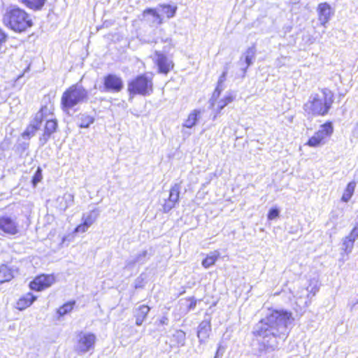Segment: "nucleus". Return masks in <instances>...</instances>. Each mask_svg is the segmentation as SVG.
<instances>
[{
  "label": "nucleus",
  "mask_w": 358,
  "mask_h": 358,
  "mask_svg": "<svg viewBox=\"0 0 358 358\" xmlns=\"http://www.w3.org/2000/svg\"><path fill=\"white\" fill-rule=\"evenodd\" d=\"M294 318L290 312L284 310H270L266 315L255 324L252 335L257 344L254 350L262 356L274 351L287 338Z\"/></svg>",
  "instance_id": "1"
},
{
  "label": "nucleus",
  "mask_w": 358,
  "mask_h": 358,
  "mask_svg": "<svg viewBox=\"0 0 358 358\" xmlns=\"http://www.w3.org/2000/svg\"><path fill=\"white\" fill-rule=\"evenodd\" d=\"M48 112L47 107H43L40 111H38L31 122V124L27 128V129L22 134L24 137L25 136H33L37 130L40 129L42 122L45 121L44 125L43 133L39 137L38 144L40 147H43L46 144L51 137V135L54 134L58 127L57 121L56 119H47L46 113Z\"/></svg>",
  "instance_id": "2"
},
{
  "label": "nucleus",
  "mask_w": 358,
  "mask_h": 358,
  "mask_svg": "<svg viewBox=\"0 0 358 358\" xmlns=\"http://www.w3.org/2000/svg\"><path fill=\"white\" fill-rule=\"evenodd\" d=\"M334 103V93L327 88L320 94H312L303 105V110L308 115L324 116L327 115Z\"/></svg>",
  "instance_id": "3"
},
{
  "label": "nucleus",
  "mask_w": 358,
  "mask_h": 358,
  "mask_svg": "<svg viewBox=\"0 0 358 358\" xmlns=\"http://www.w3.org/2000/svg\"><path fill=\"white\" fill-rule=\"evenodd\" d=\"M3 22L7 27L17 33L24 32L33 26L30 15L16 6H10L6 9Z\"/></svg>",
  "instance_id": "4"
},
{
  "label": "nucleus",
  "mask_w": 358,
  "mask_h": 358,
  "mask_svg": "<svg viewBox=\"0 0 358 358\" xmlns=\"http://www.w3.org/2000/svg\"><path fill=\"white\" fill-rule=\"evenodd\" d=\"M88 99V92L80 84L77 83L69 87L62 94L61 103L64 110L72 108L77 104L86 102Z\"/></svg>",
  "instance_id": "5"
},
{
  "label": "nucleus",
  "mask_w": 358,
  "mask_h": 358,
  "mask_svg": "<svg viewBox=\"0 0 358 358\" xmlns=\"http://www.w3.org/2000/svg\"><path fill=\"white\" fill-rule=\"evenodd\" d=\"M127 91L130 98L134 95L150 96L153 92L152 78L148 74H141L128 82Z\"/></svg>",
  "instance_id": "6"
},
{
  "label": "nucleus",
  "mask_w": 358,
  "mask_h": 358,
  "mask_svg": "<svg viewBox=\"0 0 358 358\" xmlns=\"http://www.w3.org/2000/svg\"><path fill=\"white\" fill-rule=\"evenodd\" d=\"M124 82L121 77L109 73L103 77V86L99 87L102 92L118 93L122 90Z\"/></svg>",
  "instance_id": "7"
},
{
  "label": "nucleus",
  "mask_w": 358,
  "mask_h": 358,
  "mask_svg": "<svg viewBox=\"0 0 358 358\" xmlns=\"http://www.w3.org/2000/svg\"><path fill=\"white\" fill-rule=\"evenodd\" d=\"M96 336L92 333L79 332L76 336L74 348L78 353H86L94 348Z\"/></svg>",
  "instance_id": "8"
},
{
  "label": "nucleus",
  "mask_w": 358,
  "mask_h": 358,
  "mask_svg": "<svg viewBox=\"0 0 358 358\" xmlns=\"http://www.w3.org/2000/svg\"><path fill=\"white\" fill-rule=\"evenodd\" d=\"M333 132V127L331 123H325L320 127L315 134L309 138L307 145L310 147H317L322 143L323 140L330 136Z\"/></svg>",
  "instance_id": "9"
},
{
  "label": "nucleus",
  "mask_w": 358,
  "mask_h": 358,
  "mask_svg": "<svg viewBox=\"0 0 358 358\" xmlns=\"http://www.w3.org/2000/svg\"><path fill=\"white\" fill-rule=\"evenodd\" d=\"M0 230L10 236H15L19 232V224L15 217L7 215L0 217Z\"/></svg>",
  "instance_id": "10"
},
{
  "label": "nucleus",
  "mask_w": 358,
  "mask_h": 358,
  "mask_svg": "<svg viewBox=\"0 0 358 358\" xmlns=\"http://www.w3.org/2000/svg\"><path fill=\"white\" fill-rule=\"evenodd\" d=\"M155 63L158 66L159 73L167 74L173 68V62L160 50H155Z\"/></svg>",
  "instance_id": "11"
},
{
  "label": "nucleus",
  "mask_w": 358,
  "mask_h": 358,
  "mask_svg": "<svg viewBox=\"0 0 358 358\" xmlns=\"http://www.w3.org/2000/svg\"><path fill=\"white\" fill-rule=\"evenodd\" d=\"M55 282V277L52 275H41L30 282L29 287L32 290L41 291L50 287Z\"/></svg>",
  "instance_id": "12"
},
{
  "label": "nucleus",
  "mask_w": 358,
  "mask_h": 358,
  "mask_svg": "<svg viewBox=\"0 0 358 358\" xmlns=\"http://www.w3.org/2000/svg\"><path fill=\"white\" fill-rule=\"evenodd\" d=\"M180 187V184L179 183H176L172 186L169 192V198L167 200H165L162 206L164 213L169 212L175 207L176 204L178 203Z\"/></svg>",
  "instance_id": "13"
},
{
  "label": "nucleus",
  "mask_w": 358,
  "mask_h": 358,
  "mask_svg": "<svg viewBox=\"0 0 358 358\" xmlns=\"http://www.w3.org/2000/svg\"><path fill=\"white\" fill-rule=\"evenodd\" d=\"M318 20L322 26L326 27L327 24L334 15L331 6L327 2L320 3L317 8Z\"/></svg>",
  "instance_id": "14"
},
{
  "label": "nucleus",
  "mask_w": 358,
  "mask_h": 358,
  "mask_svg": "<svg viewBox=\"0 0 358 358\" xmlns=\"http://www.w3.org/2000/svg\"><path fill=\"white\" fill-rule=\"evenodd\" d=\"M256 49L255 46L248 48L244 52L243 55L241 57L238 64L241 66V70L243 71V76L247 71L248 67L252 64L253 59H255Z\"/></svg>",
  "instance_id": "15"
},
{
  "label": "nucleus",
  "mask_w": 358,
  "mask_h": 358,
  "mask_svg": "<svg viewBox=\"0 0 358 358\" xmlns=\"http://www.w3.org/2000/svg\"><path fill=\"white\" fill-rule=\"evenodd\" d=\"M211 331V325L210 320H203L199 325L197 329V337L199 343H205L209 337Z\"/></svg>",
  "instance_id": "16"
},
{
  "label": "nucleus",
  "mask_w": 358,
  "mask_h": 358,
  "mask_svg": "<svg viewBox=\"0 0 358 358\" xmlns=\"http://www.w3.org/2000/svg\"><path fill=\"white\" fill-rule=\"evenodd\" d=\"M152 256V253L146 250H144L130 259L127 260V266H133L136 264H145Z\"/></svg>",
  "instance_id": "17"
},
{
  "label": "nucleus",
  "mask_w": 358,
  "mask_h": 358,
  "mask_svg": "<svg viewBox=\"0 0 358 358\" xmlns=\"http://www.w3.org/2000/svg\"><path fill=\"white\" fill-rule=\"evenodd\" d=\"M150 311V307L146 305L140 306L136 310L134 316L136 317V324L137 326L142 325L144 320Z\"/></svg>",
  "instance_id": "18"
},
{
  "label": "nucleus",
  "mask_w": 358,
  "mask_h": 358,
  "mask_svg": "<svg viewBox=\"0 0 358 358\" xmlns=\"http://www.w3.org/2000/svg\"><path fill=\"white\" fill-rule=\"evenodd\" d=\"M58 206L60 210H66L73 204L74 196L71 193H65L62 196L57 198Z\"/></svg>",
  "instance_id": "19"
},
{
  "label": "nucleus",
  "mask_w": 358,
  "mask_h": 358,
  "mask_svg": "<svg viewBox=\"0 0 358 358\" xmlns=\"http://www.w3.org/2000/svg\"><path fill=\"white\" fill-rule=\"evenodd\" d=\"M36 299V296H34L30 292L27 293L19 299L17 302V308L23 310L30 306Z\"/></svg>",
  "instance_id": "20"
},
{
  "label": "nucleus",
  "mask_w": 358,
  "mask_h": 358,
  "mask_svg": "<svg viewBox=\"0 0 358 358\" xmlns=\"http://www.w3.org/2000/svg\"><path fill=\"white\" fill-rule=\"evenodd\" d=\"M47 0H18L19 2L24 5L27 8L33 10H41L44 6Z\"/></svg>",
  "instance_id": "21"
},
{
  "label": "nucleus",
  "mask_w": 358,
  "mask_h": 358,
  "mask_svg": "<svg viewBox=\"0 0 358 358\" xmlns=\"http://www.w3.org/2000/svg\"><path fill=\"white\" fill-rule=\"evenodd\" d=\"M201 111L199 110H194L188 115L187 119L185 121L183 124V127L187 128H192L194 125H196L199 116Z\"/></svg>",
  "instance_id": "22"
},
{
  "label": "nucleus",
  "mask_w": 358,
  "mask_h": 358,
  "mask_svg": "<svg viewBox=\"0 0 358 358\" xmlns=\"http://www.w3.org/2000/svg\"><path fill=\"white\" fill-rule=\"evenodd\" d=\"M158 9H159L162 13L165 14L167 18H171L175 16L178 7L170 4H160L159 5Z\"/></svg>",
  "instance_id": "23"
},
{
  "label": "nucleus",
  "mask_w": 358,
  "mask_h": 358,
  "mask_svg": "<svg viewBox=\"0 0 358 358\" xmlns=\"http://www.w3.org/2000/svg\"><path fill=\"white\" fill-rule=\"evenodd\" d=\"M355 187L356 183L354 181H352L348 184L341 197L342 201L348 202L350 201L354 194Z\"/></svg>",
  "instance_id": "24"
},
{
  "label": "nucleus",
  "mask_w": 358,
  "mask_h": 358,
  "mask_svg": "<svg viewBox=\"0 0 358 358\" xmlns=\"http://www.w3.org/2000/svg\"><path fill=\"white\" fill-rule=\"evenodd\" d=\"M13 278L12 271L5 265L0 266V282L3 283L10 280Z\"/></svg>",
  "instance_id": "25"
},
{
  "label": "nucleus",
  "mask_w": 358,
  "mask_h": 358,
  "mask_svg": "<svg viewBox=\"0 0 358 358\" xmlns=\"http://www.w3.org/2000/svg\"><path fill=\"white\" fill-rule=\"evenodd\" d=\"M219 256L220 254L217 251L211 252L210 255H207L204 259H203L202 266L206 268H209L215 263Z\"/></svg>",
  "instance_id": "26"
},
{
  "label": "nucleus",
  "mask_w": 358,
  "mask_h": 358,
  "mask_svg": "<svg viewBox=\"0 0 358 358\" xmlns=\"http://www.w3.org/2000/svg\"><path fill=\"white\" fill-rule=\"evenodd\" d=\"M94 121L93 117L86 115L82 114L78 117V125L80 128H88L90 124H92Z\"/></svg>",
  "instance_id": "27"
},
{
  "label": "nucleus",
  "mask_w": 358,
  "mask_h": 358,
  "mask_svg": "<svg viewBox=\"0 0 358 358\" xmlns=\"http://www.w3.org/2000/svg\"><path fill=\"white\" fill-rule=\"evenodd\" d=\"M173 341L177 343L178 346H184L185 345L186 334L182 330H177L173 334Z\"/></svg>",
  "instance_id": "28"
},
{
  "label": "nucleus",
  "mask_w": 358,
  "mask_h": 358,
  "mask_svg": "<svg viewBox=\"0 0 358 358\" xmlns=\"http://www.w3.org/2000/svg\"><path fill=\"white\" fill-rule=\"evenodd\" d=\"M355 240L352 239L350 236H347L343 240L342 249L347 253L351 252Z\"/></svg>",
  "instance_id": "29"
},
{
  "label": "nucleus",
  "mask_w": 358,
  "mask_h": 358,
  "mask_svg": "<svg viewBox=\"0 0 358 358\" xmlns=\"http://www.w3.org/2000/svg\"><path fill=\"white\" fill-rule=\"evenodd\" d=\"M75 303L76 302L74 301H69L64 303L57 310L58 315L59 316H64V315L69 313L73 310Z\"/></svg>",
  "instance_id": "30"
},
{
  "label": "nucleus",
  "mask_w": 358,
  "mask_h": 358,
  "mask_svg": "<svg viewBox=\"0 0 358 358\" xmlns=\"http://www.w3.org/2000/svg\"><path fill=\"white\" fill-rule=\"evenodd\" d=\"M99 214V211L95 209L92 210L87 216L83 217L84 222L86 224V226L90 227L97 219Z\"/></svg>",
  "instance_id": "31"
},
{
  "label": "nucleus",
  "mask_w": 358,
  "mask_h": 358,
  "mask_svg": "<svg viewBox=\"0 0 358 358\" xmlns=\"http://www.w3.org/2000/svg\"><path fill=\"white\" fill-rule=\"evenodd\" d=\"M144 15H150L154 18V22H157V24H162L163 23V19L162 16L157 12L155 9L153 8H147L143 12Z\"/></svg>",
  "instance_id": "32"
},
{
  "label": "nucleus",
  "mask_w": 358,
  "mask_h": 358,
  "mask_svg": "<svg viewBox=\"0 0 358 358\" xmlns=\"http://www.w3.org/2000/svg\"><path fill=\"white\" fill-rule=\"evenodd\" d=\"M144 15H150L154 18V22H157V24H162L163 23V19L162 16L157 12L155 9L153 8H147L143 12Z\"/></svg>",
  "instance_id": "33"
},
{
  "label": "nucleus",
  "mask_w": 358,
  "mask_h": 358,
  "mask_svg": "<svg viewBox=\"0 0 358 358\" xmlns=\"http://www.w3.org/2000/svg\"><path fill=\"white\" fill-rule=\"evenodd\" d=\"M224 87L216 86V88L214 90L212 97L210 100V104L212 106L215 105V102L217 101V98L220 96L221 92L224 90Z\"/></svg>",
  "instance_id": "34"
},
{
  "label": "nucleus",
  "mask_w": 358,
  "mask_h": 358,
  "mask_svg": "<svg viewBox=\"0 0 358 358\" xmlns=\"http://www.w3.org/2000/svg\"><path fill=\"white\" fill-rule=\"evenodd\" d=\"M42 179V171L40 168H38L36 171L31 182L33 185L35 187Z\"/></svg>",
  "instance_id": "35"
},
{
  "label": "nucleus",
  "mask_w": 358,
  "mask_h": 358,
  "mask_svg": "<svg viewBox=\"0 0 358 358\" xmlns=\"http://www.w3.org/2000/svg\"><path fill=\"white\" fill-rule=\"evenodd\" d=\"M280 210L277 208H272L269 210L267 217L268 220H272L279 216Z\"/></svg>",
  "instance_id": "36"
},
{
  "label": "nucleus",
  "mask_w": 358,
  "mask_h": 358,
  "mask_svg": "<svg viewBox=\"0 0 358 358\" xmlns=\"http://www.w3.org/2000/svg\"><path fill=\"white\" fill-rule=\"evenodd\" d=\"M227 72H228V69L226 67L224 71L222 72V75L220 76V78L218 79L217 86L224 87V83L226 80V77H227Z\"/></svg>",
  "instance_id": "37"
},
{
  "label": "nucleus",
  "mask_w": 358,
  "mask_h": 358,
  "mask_svg": "<svg viewBox=\"0 0 358 358\" xmlns=\"http://www.w3.org/2000/svg\"><path fill=\"white\" fill-rule=\"evenodd\" d=\"M348 236H350V238L355 241L358 238V222L355 224Z\"/></svg>",
  "instance_id": "38"
},
{
  "label": "nucleus",
  "mask_w": 358,
  "mask_h": 358,
  "mask_svg": "<svg viewBox=\"0 0 358 358\" xmlns=\"http://www.w3.org/2000/svg\"><path fill=\"white\" fill-rule=\"evenodd\" d=\"M7 34L0 28V49L1 48L2 43H5L7 41Z\"/></svg>",
  "instance_id": "39"
},
{
  "label": "nucleus",
  "mask_w": 358,
  "mask_h": 358,
  "mask_svg": "<svg viewBox=\"0 0 358 358\" xmlns=\"http://www.w3.org/2000/svg\"><path fill=\"white\" fill-rule=\"evenodd\" d=\"M89 227H90L89 226H86V224H85V222H83V224L78 225L76 227V231H77V232H85V231H86L87 230V229Z\"/></svg>",
  "instance_id": "40"
},
{
  "label": "nucleus",
  "mask_w": 358,
  "mask_h": 358,
  "mask_svg": "<svg viewBox=\"0 0 358 358\" xmlns=\"http://www.w3.org/2000/svg\"><path fill=\"white\" fill-rule=\"evenodd\" d=\"M227 105V103L224 102L222 99L220 100L217 104L218 112H220Z\"/></svg>",
  "instance_id": "41"
},
{
  "label": "nucleus",
  "mask_w": 358,
  "mask_h": 358,
  "mask_svg": "<svg viewBox=\"0 0 358 358\" xmlns=\"http://www.w3.org/2000/svg\"><path fill=\"white\" fill-rule=\"evenodd\" d=\"M224 102L228 105L229 103L232 102L234 100V96L231 94H228L224 97L222 99Z\"/></svg>",
  "instance_id": "42"
},
{
  "label": "nucleus",
  "mask_w": 358,
  "mask_h": 358,
  "mask_svg": "<svg viewBox=\"0 0 358 358\" xmlns=\"http://www.w3.org/2000/svg\"><path fill=\"white\" fill-rule=\"evenodd\" d=\"M196 301L194 299L192 300L189 305V310L194 309L196 307Z\"/></svg>",
  "instance_id": "43"
},
{
  "label": "nucleus",
  "mask_w": 358,
  "mask_h": 358,
  "mask_svg": "<svg viewBox=\"0 0 358 358\" xmlns=\"http://www.w3.org/2000/svg\"><path fill=\"white\" fill-rule=\"evenodd\" d=\"M168 322H169V319L166 317H163L161 320H160V323L162 324H168Z\"/></svg>",
  "instance_id": "44"
},
{
  "label": "nucleus",
  "mask_w": 358,
  "mask_h": 358,
  "mask_svg": "<svg viewBox=\"0 0 358 358\" xmlns=\"http://www.w3.org/2000/svg\"><path fill=\"white\" fill-rule=\"evenodd\" d=\"M220 347L218 348V349H217V350L216 352V355H215V357H217V358H218V355L220 354Z\"/></svg>",
  "instance_id": "45"
},
{
  "label": "nucleus",
  "mask_w": 358,
  "mask_h": 358,
  "mask_svg": "<svg viewBox=\"0 0 358 358\" xmlns=\"http://www.w3.org/2000/svg\"><path fill=\"white\" fill-rule=\"evenodd\" d=\"M135 287H136V288L139 287V285H135Z\"/></svg>",
  "instance_id": "46"
},
{
  "label": "nucleus",
  "mask_w": 358,
  "mask_h": 358,
  "mask_svg": "<svg viewBox=\"0 0 358 358\" xmlns=\"http://www.w3.org/2000/svg\"><path fill=\"white\" fill-rule=\"evenodd\" d=\"M135 287H136V288L139 287V285H135Z\"/></svg>",
  "instance_id": "47"
},
{
  "label": "nucleus",
  "mask_w": 358,
  "mask_h": 358,
  "mask_svg": "<svg viewBox=\"0 0 358 358\" xmlns=\"http://www.w3.org/2000/svg\"><path fill=\"white\" fill-rule=\"evenodd\" d=\"M214 358H217V357H214Z\"/></svg>",
  "instance_id": "48"
}]
</instances>
